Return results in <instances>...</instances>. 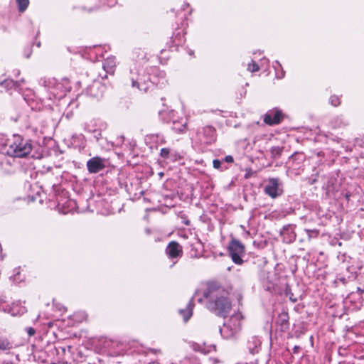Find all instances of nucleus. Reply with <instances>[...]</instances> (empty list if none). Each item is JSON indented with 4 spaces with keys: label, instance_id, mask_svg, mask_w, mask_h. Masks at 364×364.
I'll list each match as a JSON object with an SVG mask.
<instances>
[{
    "label": "nucleus",
    "instance_id": "f257e3e1",
    "mask_svg": "<svg viewBox=\"0 0 364 364\" xmlns=\"http://www.w3.org/2000/svg\"><path fill=\"white\" fill-rule=\"evenodd\" d=\"M224 290L221 289L216 283L208 284V289L204 293L205 298L213 299V306L215 311L219 314L227 313L231 309L230 301L223 296H220Z\"/></svg>",
    "mask_w": 364,
    "mask_h": 364
},
{
    "label": "nucleus",
    "instance_id": "f03ea898",
    "mask_svg": "<svg viewBox=\"0 0 364 364\" xmlns=\"http://www.w3.org/2000/svg\"><path fill=\"white\" fill-rule=\"evenodd\" d=\"M32 151L31 144L23 139L18 135H14L13 140L9 146L7 153L14 157H24Z\"/></svg>",
    "mask_w": 364,
    "mask_h": 364
},
{
    "label": "nucleus",
    "instance_id": "7ed1b4c3",
    "mask_svg": "<svg viewBox=\"0 0 364 364\" xmlns=\"http://www.w3.org/2000/svg\"><path fill=\"white\" fill-rule=\"evenodd\" d=\"M240 314H236L230 318L227 323L220 329V333L225 338H230L236 335L241 328Z\"/></svg>",
    "mask_w": 364,
    "mask_h": 364
},
{
    "label": "nucleus",
    "instance_id": "20e7f679",
    "mask_svg": "<svg viewBox=\"0 0 364 364\" xmlns=\"http://www.w3.org/2000/svg\"><path fill=\"white\" fill-rule=\"evenodd\" d=\"M228 250L232 261L237 264L242 263V256L245 252L244 246L237 240H232L229 245Z\"/></svg>",
    "mask_w": 364,
    "mask_h": 364
},
{
    "label": "nucleus",
    "instance_id": "39448f33",
    "mask_svg": "<svg viewBox=\"0 0 364 364\" xmlns=\"http://www.w3.org/2000/svg\"><path fill=\"white\" fill-rule=\"evenodd\" d=\"M284 117L282 112L278 109H273L268 111L264 115V122L269 126L278 124Z\"/></svg>",
    "mask_w": 364,
    "mask_h": 364
},
{
    "label": "nucleus",
    "instance_id": "423d86ee",
    "mask_svg": "<svg viewBox=\"0 0 364 364\" xmlns=\"http://www.w3.org/2000/svg\"><path fill=\"white\" fill-rule=\"evenodd\" d=\"M264 192L270 197L274 198L282 193V189L277 179L270 178L264 188Z\"/></svg>",
    "mask_w": 364,
    "mask_h": 364
},
{
    "label": "nucleus",
    "instance_id": "0eeeda50",
    "mask_svg": "<svg viewBox=\"0 0 364 364\" xmlns=\"http://www.w3.org/2000/svg\"><path fill=\"white\" fill-rule=\"evenodd\" d=\"M105 160L96 156L90 159L87 162V169L90 173H97L105 168Z\"/></svg>",
    "mask_w": 364,
    "mask_h": 364
},
{
    "label": "nucleus",
    "instance_id": "6e6552de",
    "mask_svg": "<svg viewBox=\"0 0 364 364\" xmlns=\"http://www.w3.org/2000/svg\"><path fill=\"white\" fill-rule=\"evenodd\" d=\"M181 252V247L176 242H170L166 248V253L171 258L179 257Z\"/></svg>",
    "mask_w": 364,
    "mask_h": 364
},
{
    "label": "nucleus",
    "instance_id": "1a4fd4ad",
    "mask_svg": "<svg viewBox=\"0 0 364 364\" xmlns=\"http://www.w3.org/2000/svg\"><path fill=\"white\" fill-rule=\"evenodd\" d=\"M180 314L183 316L185 321H187L192 316V304L189 303L186 309L180 310Z\"/></svg>",
    "mask_w": 364,
    "mask_h": 364
},
{
    "label": "nucleus",
    "instance_id": "9d476101",
    "mask_svg": "<svg viewBox=\"0 0 364 364\" xmlns=\"http://www.w3.org/2000/svg\"><path fill=\"white\" fill-rule=\"evenodd\" d=\"M16 3L18 4L19 11L23 12L27 9L29 4V0H16Z\"/></svg>",
    "mask_w": 364,
    "mask_h": 364
},
{
    "label": "nucleus",
    "instance_id": "9b49d317",
    "mask_svg": "<svg viewBox=\"0 0 364 364\" xmlns=\"http://www.w3.org/2000/svg\"><path fill=\"white\" fill-rule=\"evenodd\" d=\"M259 66L255 61H252L248 64L247 70L250 72H256L259 70Z\"/></svg>",
    "mask_w": 364,
    "mask_h": 364
},
{
    "label": "nucleus",
    "instance_id": "f8f14e48",
    "mask_svg": "<svg viewBox=\"0 0 364 364\" xmlns=\"http://www.w3.org/2000/svg\"><path fill=\"white\" fill-rule=\"evenodd\" d=\"M330 102L333 106H338L340 105V98L336 95H333L330 97Z\"/></svg>",
    "mask_w": 364,
    "mask_h": 364
},
{
    "label": "nucleus",
    "instance_id": "ddd939ff",
    "mask_svg": "<svg viewBox=\"0 0 364 364\" xmlns=\"http://www.w3.org/2000/svg\"><path fill=\"white\" fill-rule=\"evenodd\" d=\"M170 151L168 149L163 148L161 150V156L164 158H167L169 155Z\"/></svg>",
    "mask_w": 364,
    "mask_h": 364
},
{
    "label": "nucleus",
    "instance_id": "4468645a",
    "mask_svg": "<svg viewBox=\"0 0 364 364\" xmlns=\"http://www.w3.org/2000/svg\"><path fill=\"white\" fill-rule=\"evenodd\" d=\"M185 127H186V123L181 124L179 127L174 126L173 129L176 130V132H177L178 133H181L184 131Z\"/></svg>",
    "mask_w": 364,
    "mask_h": 364
},
{
    "label": "nucleus",
    "instance_id": "2eb2a0df",
    "mask_svg": "<svg viewBox=\"0 0 364 364\" xmlns=\"http://www.w3.org/2000/svg\"><path fill=\"white\" fill-rule=\"evenodd\" d=\"M220 164H221L220 161L218 159H215L213 161V165L215 168H217V169L219 168L220 167Z\"/></svg>",
    "mask_w": 364,
    "mask_h": 364
},
{
    "label": "nucleus",
    "instance_id": "dca6fc26",
    "mask_svg": "<svg viewBox=\"0 0 364 364\" xmlns=\"http://www.w3.org/2000/svg\"><path fill=\"white\" fill-rule=\"evenodd\" d=\"M225 161L228 163L233 162V157L230 155L226 156L225 158Z\"/></svg>",
    "mask_w": 364,
    "mask_h": 364
},
{
    "label": "nucleus",
    "instance_id": "f3484780",
    "mask_svg": "<svg viewBox=\"0 0 364 364\" xmlns=\"http://www.w3.org/2000/svg\"><path fill=\"white\" fill-rule=\"evenodd\" d=\"M246 171H247V173H246V174H245V177L246 178H250V176H251V174H252V171H251V169H247Z\"/></svg>",
    "mask_w": 364,
    "mask_h": 364
},
{
    "label": "nucleus",
    "instance_id": "a211bd4d",
    "mask_svg": "<svg viewBox=\"0 0 364 364\" xmlns=\"http://www.w3.org/2000/svg\"><path fill=\"white\" fill-rule=\"evenodd\" d=\"M28 334H29L30 336H33V335H34V333H35V331H34V329H33V328H30L28 330Z\"/></svg>",
    "mask_w": 364,
    "mask_h": 364
},
{
    "label": "nucleus",
    "instance_id": "6ab92c4d",
    "mask_svg": "<svg viewBox=\"0 0 364 364\" xmlns=\"http://www.w3.org/2000/svg\"><path fill=\"white\" fill-rule=\"evenodd\" d=\"M5 348H6L5 344L2 342H0V349H5Z\"/></svg>",
    "mask_w": 364,
    "mask_h": 364
},
{
    "label": "nucleus",
    "instance_id": "aec40b11",
    "mask_svg": "<svg viewBox=\"0 0 364 364\" xmlns=\"http://www.w3.org/2000/svg\"><path fill=\"white\" fill-rule=\"evenodd\" d=\"M107 63H106L104 65V66H103L105 70H107Z\"/></svg>",
    "mask_w": 364,
    "mask_h": 364
},
{
    "label": "nucleus",
    "instance_id": "412c9836",
    "mask_svg": "<svg viewBox=\"0 0 364 364\" xmlns=\"http://www.w3.org/2000/svg\"><path fill=\"white\" fill-rule=\"evenodd\" d=\"M108 72H112V68H111L109 70H107Z\"/></svg>",
    "mask_w": 364,
    "mask_h": 364
}]
</instances>
